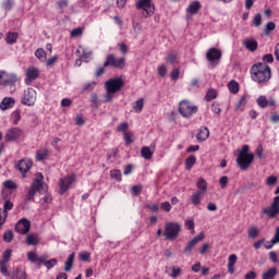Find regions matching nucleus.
<instances>
[{"label": "nucleus", "instance_id": "obj_1", "mask_svg": "<svg viewBox=\"0 0 279 279\" xmlns=\"http://www.w3.org/2000/svg\"><path fill=\"white\" fill-rule=\"evenodd\" d=\"M251 77L257 84H267L271 80V68L267 63H257L251 68Z\"/></svg>", "mask_w": 279, "mask_h": 279}, {"label": "nucleus", "instance_id": "obj_2", "mask_svg": "<svg viewBox=\"0 0 279 279\" xmlns=\"http://www.w3.org/2000/svg\"><path fill=\"white\" fill-rule=\"evenodd\" d=\"M254 162V154L250 153V146H242L240 153L238 154L236 165L240 167L241 171H247L251 165Z\"/></svg>", "mask_w": 279, "mask_h": 279}, {"label": "nucleus", "instance_id": "obj_3", "mask_svg": "<svg viewBox=\"0 0 279 279\" xmlns=\"http://www.w3.org/2000/svg\"><path fill=\"white\" fill-rule=\"evenodd\" d=\"M36 175L25 196V202H32L36 197V193H47V187H45V183L43 182L45 177H43V173H37Z\"/></svg>", "mask_w": 279, "mask_h": 279}, {"label": "nucleus", "instance_id": "obj_4", "mask_svg": "<svg viewBox=\"0 0 279 279\" xmlns=\"http://www.w3.org/2000/svg\"><path fill=\"white\" fill-rule=\"evenodd\" d=\"M27 258L31 263H34L35 265H38V266L45 265V267L47 269H53V267H56V265H58V259L51 258L50 260H47L46 255L38 257V255L34 252H28Z\"/></svg>", "mask_w": 279, "mask_h": 279}, {"label": "nucleus", "instance_id": "obj_5", "mask_svg": "<svg viewBox=\"0 0 279 279\" xmlns=\"http://www.w3.org/2000/svg\"><path fill=\"white\" fill-rule=\"evenodd\" d=\"M197 106L193 105V102L187 99L179 102V114L184 119H191L193 114H197Z\"/></svg>", "mask_w": 279, "mask_h": 279}, {"label": "nucleus", "instance_id": "obj_6", "mask_svg": "<svg viewBox=\"0 0 279 279\" xmlns=\"http://www.w3.org/2000/svg\"><path fill=\"white\" fill-rule=\"evenodd\" d=\"M180 225L178 222H168L165 226L163 236H166L167 241H175L178 236H180Z\"/></svg>", "mask_w": 279, "mask_h": 279}, {"label": "nucleus", "instance_id": "obj_7", "mask_svg": "<svg viewBox=\"0 0 279 279\" xmlns=\"http://www.w3.org/2000/svg\"><path fill=\"white\" fill-rule=\"evenodd\" d=\"M111 66L112 69H125V57L117 58L113 53L107 56L106 61L104 62V68Z\"/></svg>", "mask_w": 279, "mask_h": 279}, {"label": "nucleus", "instance_id": "obj_8", "mask_svg": "<svg viewBox=\"0 0 279 279\" xmlns=\"http://www.w3.org/2000/svg\"><path fill=\"white\" fill-rule=\"evenodd\" d=\"M135 8L143 10V16L145 19H149V16L156 12V7L151 3V0H138Z\"/></svg>", "mask_w": 279, "mask_h": 279}, {"label": "nucleus", "instance_id": "obj_9", "mask_svg": "<svg viewBox=\"0 0 279 279\" xmlns=\"http://www.w3.org/2000/svg\"><path fill=\"white\" fill-rule=\"evenodd\" d=\"M125 83L123 82V78L117 77V78H110L105 82V89L107 93H119L123 88Z\"/></svg>", "mask_w": 279, "mask_h": 279}, {"label": "nucleus", "instance_id": "obj_10", "mask_svg": "<svg viewBox=\"0 0 279 279\" xmlns=\"http://www.w3.org/2000/svg\"><path fill=\"white\" fill-rule=\"evenodd\" d=\"M75 174L61 178L59 180V195H64V193H66V191L71 189V185L73 184V182H75Z\"/></svg>", "mask_w": 279, "mask_h": 279}, {"label": "nucleus", "instance_id": "obj_11", "mask_svg": "<svg viewBox=\"0 0 279 279\" xmlns=\"http://www.w3.org/2000/svg\"><path fill=\"white\" fill-rule=\"evenodd\" d=\"M40 77V70L36 66H28L25 72V84L26 86H32V82Z\"/></svg>", "mask_w": 279, "mask_h": 279}, {"label": "nucleus", "instance_id": "obj_12", "mask_svg": "<svg viewBox=\"0 0 279 279\" xmlns=\"http://www.w3.org/2000/svg\"><path fill=\"white\" fill-rule=\"evenodd\" d=\"M21 136H23V130L21 128L13 126L5 132L4 141L7 143H14V141H19Z\"/></svg>", "mask_w": 279, "mask_h": 279}, {"label": "nucleus", "instance_id": "obj_13", "mask_svg": "<svg viewBox=\"0 0 279 279\" xmlns=\"http://www.w3.org/2000/svg\"><path fill=\"white\" fill-rule=\"evenodd\" d=\"M21 104H23V106H34V104H36V90L32 87L24 90Z\"/></svg>", "mask_w": 279, "mask_h": 279}, {"label": "nucleus", "instance_id": "obj_14", "mask_svg": "<svg viewBox=\"0 0 279 279\" xmlns=\"http://www.w3.org/2000/svg\"><path fill=\"white\" fill-rule=\"evenodd\" d=\"M16 75L0 70V86H14Z\"/></svg>", "mask_w": 279, "mask_h": 279}, {"label": "nucleus", "instance_id": "obj_15", "mask_svg": "<svg viewBox=\"0 0 279 279\" xmlns=\"http://www.w3.org/2000/svg\"><path fill=\"white\" fill-rule=\"evenodd\" d=\"M32 167H34V161L29 158H24L19 161V165H16V169L22 173V178H25Z\"/></svg>", "mask_w": 279, "mask_h": 279}, {"label": "nucleus", "instance_id": "obj_16", "mask_svg": "<svg viewBox=\"0 0 279 279\" xmlns=\"http://www.w3.org/2000/svg\"><path fill=\"white\" fill-rule=\"evenodd\" d=\"M32 228V222L27 220L26 218L20 219L15 225V231H17L19 234H27Z\"/></svg>", "mask_w": 279, "mask_h": 279}, {"label": "nucleus", "instance_id": "obj_17", "mask_svg": "<svg viewBox=\"0 0 279 279\" xmlns=\"http://www.w3.org/2000/svg\"><path fill=\"white\" fill-rule=\"evenodd\" d=\"M206 238V234L204 232H201L198 235H196L194 239H192L185 246L184 253L185 254H191L193 250H195V245H197L201 241H204Z\"/></svg>", "mask_w": 279, "mask_h": 279}, {"label": "nucleus", "instance_id": "obj_18", "mask_svg": "<svg viewBox=\"0 0 279 279\" xmlns=\"http://www.w3.org/2000/svg\"><path fill=\"white\" fill-rule=\"evenodd\" d=\"M221 50L217 48H209L206 53V59L208 62H219V60H221Z\"/></svg>", "mask_w": 279, "mask_h": 279}, {"label": "nucleus", "instance_id": "obj_19", "mask_svg": "<svg viewBox=\"0 0 279 279\" xmlns=\"http://www.w3.org/2000/svg\"><path fill=\"white\" fill-rule=\"evenodd\" d=\"M154 149H156V143L150 144L149 146H143L141 149V156L144 160H151L154 158Z\"/></svg>", "mask_w": 279, "mask_h": 279}, {"label": "nucleus", "instance_id": "obj_20", "mask_svg": "<svg viewBox=\"0 0 279 279\" xmlns=\"http://www.w3.org/2000/svg\"><path fill=\"white\" fill-rule=\"evenodd\" d=\"M14 104L16 100L13 97H5L0 102V110H10V108H14Z\"/></svg>", "mask_w": 279, "mask_h": 279}, {"label": "nucleus", "instance_id": "obj_21", "mask_svg": "<svg viewBox=\"0 0 279 279\" xmlns=\"http://www.w3.org/2000/svg\"><path fill=\"white\" fill-rule=\"evenodd\" d=\"M210 136V131L206 126H202L196 134V138L199 143H204Z\"/></svg>", "mask_w": 279, "mask_h": 279}, {"label": "nucleus", "instance_id": "obj_22", "mask_svg": "<svg viewBox=\"0 0 279 279\" xmlns=\"http://www.w3.org/2000/svg\"><path fill=\"white\" fill-rule=\"evenodd\" d=\"M238 260H239V257L236 256V254H231L228 257V264H227L228 274H234L235 271L234 265H236Z\"/></svg>", "mask_w": 279, "mask_h": 279}, {"label": "nucleus", "instance_id": "obj_23", "mask_svg": "<svg viewBox=\"0 0 279 279\" xmlns=\"http://www.w3.org/2000/svg\"><path fill=\"white\" fill-rule=\"evenodd\" d=\"M76 56H78V58H83V60H90V58H93V51L81 46L76 50Z\"/></svg>", "mask_w": 279, "mask_h": 279}, {"label": "nucleus", "instance_id": "obj_24", "mask_svg": "<svg viewBox=\"0 0 279 279\" xmlns=\"http://www.w3.org/2000/svg\"><path fill=\"white\" fill-rule=\"evenodd\" d=\"M202 10V3L199 1H193L192 3L189 4L186 12L187 14H197Z\"/></svg>", "mask_w": 279, "mask_h": 279}, {"label": "nucleus", "instance_id": "obj_25", "mask_svg": "<svg viewBox=\"0 0 279 279\" xmlns=\"http://www.w3.org/2000/svg\"><path fill=\"white\" fill-rule=\"evenodd\" d=\"M4 40L7 45H15V43L19 40V33L16 32L7 33Z\"/></svg>", "mask_w": 279, "mask_h": 279}, {"label": "nucleus", "instance_id": "obj_26", "mask_svg": "<svg viewBox=\"0 0 279 279\" xmlns=\"http://www.w3.org/2000/svg\"><path fill=\"white\" fill-rule=\"evenodd\" d=\"M278 275V268L272 267L269 268L267 271H264L262 275V279H275Z\"/></svg>", "mask_w": 279, "mask_h": 279}, {"label": "nucleus", "instance_id": "obj_27", "mask_svg": "<svg viewBox=\"0 0 279 279\" xmlns=\"http://www.w3.org/2000/svg\"><path fill=\"white\" fill-rule=\"evenodd\" d=\"M144 107H145V99L143 98L137 99L132 105V109L134 110V112H137V114H140V112H143Z\"/></svg>", "mask_w": 279, "mask_h": 279}, {"label": "nucleus", "instance_id": "obj_28", "mask_svg": "<svg viewBox=\"0 0 279 279\" xmlns=\"http://www.w3.org/2000/svg\"><path fill=\"white\" fill-rule=\"evenodd\" d=\"M243 45L248 51H256L258 49V43L254 39H246Z\"/></svg>", "mask_w": 279, "mask_h": 279}, {"label": "nucleus", "instance_id": "obj_29", "mask_svg": "<svg viewBox=\"0 0 279 279\" xmlns=\"http://www.w3.org/2000/svg\"><path fill=\"white\" fill-rule=\"evenodd\" d=\"M197 162V157L195 155H190L185 159V170L191 171L193 169V166Z\"/></svg>", "mask_w": 279, "mask_h": 279}, {"label": "nucleus", "instance_id": "obj_30", "mask_svg": "<svg viewBox=\"0 0 279 279\" xmlns=\"http://www.w3.org/2000/svg\"><path fill=\"white\" fill-rule=\"evenodd\" d=\"M74 260H75V253H71L65 260L64 271H71V269H73Z\"/></svg>", "mask_w": 279, "mask_h": 279}, {"label": "nucleus", "instance_id": "obj_31", "mask_svg": "<svg viewBox=\"0 0 279 279\" xmlns=\"http://www.w3.org/2000/svg\"><path fill=\"white\" fill-rule=\"evenodd\" d=\"M204 194H202V192H195L192 196H191V204H193V206H199L202 204V196Z\"/></svg>", "mask_w": 279, "mask_h": 279}, {"label": "nucleus", "instance_id": "obj_32", "mask_svg": "<svg viewBox=\"0 0 279 279\" xmlns=\"http://www.w3.org/2000/svg\"><path fill=\"white\" fill-rule=\"evenodd\" d=\"M196 186H197V189H199L196 192L204 194V193H206V191L208 189V183L203 178H201V179H198Z\"/></svg>", "mask_w": 279, "mask_h": 279}, {"label": "nucleus", "instance_id": "obj_33", "mask_svg": "<svg viewBox=\"0 0 279 279\" xmlns=\"http://www.w3.org/2000/svg\"><path fill=\"white\" fill-rule=\"evenodd\" d=\"M259 234H260V230H258L256 227H251L247 230L248 239H258Z\"/></svg>", "mask_w": 279, "mask_h": 279}, {"label": "nucleus", "instance_id": "obj_34", "mask_svg": "<svg viewBox=\"0 0 279 279\" xmlns=\"http://www.w3.org/2000/svg\"><path fill=\"white\" fill-rule=\"evenodd\" d=\"M11 278H13V279H27V274H25V271L22 270V269H15L12 272Z\"/></svg>", "mask_w": 279, "mask_h": 279}, {"label": "nucleus", "instance_id": "obj_35", "mask_svg": "<svg viewBox=\"0 0 279 279\" xmlns=\"http://www.w3.org/2000/svg\"><path fill=\"white\" fill-rule=\"evenodd\" d=\"M228 89L232 95H236V93H239V83H236V81H230L228 83Z\"/></svg>", "mask_w": 279, "mask_h": 279}, {"label": "nucleus", "instance_id": "obj_36", "mask_svg": "<svg viewBox=\"0 0 279 279\" xmlns=\"http://www.w3.org/2000/svg\"><path fill=\"white\" fill-rule=\"evenodd\" d=\"M217 89L210 88L207 90L205 99L206 101H213V99H217Z\"/></svg>", "mask_w": 279, "mask_h": 279}, {"label": "nucleus", "instance_id": "obj_37", "mask_svg": "<svg viewBox=\"0 0 279 279\" xmlns=\"http://www.w3.org/2000/svg\"><path fill=\"white\" fill-rule=\"evenodd\" d=\"M256 104L259 108H267L268 106V100H267V97L266 96H259L257 99H256Z\"/></svg>", "mask_w": 279, "mask_h": 279}, {"label": "nucleus", "instance_id": "obj_38", "mask_svg": "<svg viewBox=\"0 0 279 279\" xmlns=\"http://www.w3.org/2000/svg\"><path fill=\"white\" fill-rule=\"evenodd\" d=\"M26 243L27 245H38V236L34 234H28L26 236Z\"/></svg>", "mask_w": 279, "mask_h": 279}, {"label": "nucleus", "instance_id": "obj_39", "mask_svg": "<svg viewBox=\"0 0 279 279\" xmlns=\"http://www.w3.org/2000/svg\"><path fill=\"white\" fill-rule=\"evenodd\" d=\"M4 189H9L10 191H14L15 189H19V185L12 180H7L3 182Z\"/></svg>", "mask_w": 279, "mask_h": 279}, {"label": "nucleus", "instance_id": "obj_40", "mask_svg": "<svg viewBox=\"0 0 279 279\" xmlns=\"http://www.w3.org/2000/svg\"><path fill=\"white\" fill-rule=\"evenodd\" d=\"M175 60H178V53L175 52H170L166 57V62H168V64H175Z\"/></svg>", "mask_w": 279, "mask_h": 279}, {"label": "nucleus", "instance_id": "obj_41", "mask_svg": "<svg viewBox=\"0 0 279 279\" xmlns=\"http://www.w3.org/2000/svg\"><path fill=\"white\" fill-rule=\"evenodd\" d=\"M12 239H14V233L12 230H8L3 233L4 243H12Z\"/></svg>", "mask_w": 279, "mask_h": 279}, {"label": "nucleus", "instance_id": "obj_42", "mask_svg": "<svg viewBox=\"0 0 279 279\" xmlns=\"http://www.w3.org/2000/svg\"><path fill=\"white\" fill-rule=\"evenodd\" d=\"M47 156H49V151L48 150H37V153H36V159L39 162L45 160V158H47Z\"/></svg>", "mask_w": 279, "mask_h": 279}, {"label": "nucleus", "instance_id": "obj_43", "mask_svg": "<svg viewBox=\"0 0 279 279\" xmlns=\"http://www.w3.org/2000/svg\"><path fill=\"white\" fill-rule=\"evenodd\" d=\"M11 257H12V250L8 248L3 252L2 260H0V263H10Z\"/></svg>", "mask_w": 279, "mask_h": 279}, {"label": "nucleus", "instance_id": "obj_44", "mask_svg": "<svg viewBox=\"0 0 279 279\" xmlns=\"http://www.w3.org/2000/svg\"><path fill=\"white\" fill-rule=\"evenodd\" d=\"M263 23V15H260L259 13H257L254 17H253V25L254 27H260Z\"/></svg>", "mask_w": 279, "mask_h": 279}, {"label": "nucleus", "instance_id": "obj_45", "mask_svg": "<svg viewBox=\"0 0 279 279\" xmlns=\"http://www.w3.org/2000/svg\"><path fill=\"white\" fill-rule=\"evenodd\" d=\"M0 272L2 276H10V271H8V263L0 262Z\"/></svg>", "mask_w": 279, "mask_h": 279}, {"label": "nucleus", "instance_id": "obj_46", "mask_svg": "<svg viewBox=\"0 0 279 279\" xmlns=\"http://www.w3.org/2000/svg\"><path fill=\"white\" fill-rule=\"evenodd\" d=\"M133 136H134V134H132L130 132L124 133V143H125V145H132V143H134V140H132Z\"/></svg>", "mask_w": 279, "mask_h": 279}, {"label": "nucleus", "instance_id": "obj_47", "mask_svg": "<svg viewBox=\"0 0 279 279\" xmlns=\"http://www.w3.org/2000/svg\"><path fill=\"white\" fill-rule=\"evenodd\" d=\"M78 257H80V259L81 260H83V263H88V260H90V253H88V252H81L80 254H78Z\"/></svg>", "mask_w": 279, "mask_h": 279}, {"label": "nucleus", "instance_id": "obj_48", "mask_svg": "<svg viewBox=\"0 0 279 279\" xmlns=\"http://www.w3.org/2000/svg\"><path fill=\"white\" fill-rule=\"evenodd\" d=\"M246 97L242 96L235 105V111L243 110V106H245Z\"/></svg>", "mask_w": 279, "mask_h": 279}, {"label": "nucleus", "instance_id": "obj_49", "mask_svg": "<svg viewBox=\"0 0 279 279\" xmlns=\"http://www.w3.org/2000/svg\"><path fill=\"white\" fill-rule=\"evenodd\" d=\"M47 56V52H45V49L43 48H38L36 51H35V57L38 59V60H43L44 58H46Z\"/></svg>", "mask_w": 279, "mask_h": 279}, {"label": "nucleus", "instance_id": "obj_50", "mask_svg": "<svg viewBox=\"0 0 279 279\" xmlns=\"http://www.w3.org/2000/svg\"><path fill=\"white\" fill-rule=\"evenodd\" d=\"M110 175H111V178H113L114 180H118V182H121V177H122V174H121V170H111L110 171Z\"/></svg>", "mask_w": 279, "mask_h": 279}, {"label": "nucleus", "instance_id": "obj_51", "mask_svg": "<svg viewBox=\"0 0 279 279\" xmlns=\"http://www.w3.org/2000/svg\"><path fill=\"white\" fill-rule=\"evenodd\" d=\"M12 208H14V203H12L11 201H5L2 211L5 214L9 210H12Z\"/></svg>", "mask_w": 279, "mask_h": 279}, {"label": "nucleus", "instance_id": "obj_52", "mask_svg": "<svg viewBox=\"0 0 279 279\" xmlns=\"http://www.w3.org/2000/svg\"><path fill=\"white\" fill-rule=\"evenodd\" d=\"M278 182V177L270 175L266 180L267 186H275V184Z\"/></svg>", "mask_w": 279, "mask_h": 279}, {"label": "nucleus", "instance_id": "obj_53", "mask_svg": "<svg viewBox=\"0 0 279 279\" xmlns=\"http://www.w3.org/2000/svg\"><path fill=\"white\" fill-rule=\"evenodd\" d=\"M170 77L172 80V82H175L179 80L180 77V69H174L170 72Z\"/></svg>", "mask_w": 279, "mask_h": 279}, {"label": "nucleus", "instance_id": "obj_54", "mask_svg": "<svg viewBox=\"0 0 279 279\" xmlns=\"http://www.w3.org/2000/svg\"><path fill=\"white\" fill-rule=\"evenodd\" d=\"M130 124L128 122H122L117 126V132H128Z\"/></svg>", "mask_w": 279, "mask_h": 279}, {"label": "nucleus", "instance_id": "obj_55", "mask_svg": "<svg viewBox=\"0 0 279 279\" xmlns=\"http://www.w3.org/2000/svg\"><path fill=\"white\" fill-rule=\"evenodd\" d=\"M157 73L160 75V77H165L167 75V65L161 64L157 68Z\"/></svg>", "mask_w": 279, "mask_h": 279}, {"label": "nucleus", "instance_id": "obj_56", "mask_svg": "<svg viewBox=\"0 0 279 279\" xmlns=\"http://www.w3.org/2000/svg\"><path fill=\"white\" fill-rule=\"evenodd\" d=\"M5 219H8V213H4L2 208H0V230L1 227L5 223Z\"/></svg>", "mask_w": 279, "mask_h": 279}, {"label": "nucleus", "instance_id": "obj_57", "mask_svg": "<svg viewBox=\"0 0 279 279\" xmlns=\"http://www.w3.org/2000/svg\"><path fill=\"white\" fill-rule=\"evenodd\" d=\"M57 5L59 10H64V8H69V0H58Z\"/></svg>", "mask_w": 279, "mask_h": 279}, {"label": "nucleus", "instance_id": "obj_58", "mask_svg": "<svg viewBox=\"0 0 279 279\" xmlns=\"http://www.w3.org/2000/svg\"><path fill=\"white\" fill-rule=\"evenodd\" d=\"M143 191V186L141 185H133L131 189V193L132 195H134L136 197V195H138L141 192Z\"/></svg>", "mask_w": 279, "mask_h": 279}, {"label": "nucleus", "instance_id": "obj_59", "mask_svg": "<svg viewBox=\"0 0 279 279\" xmlns=\"http://www.w3.org/2000/svg\"><path fill=\"white\" fill-rule=\"evenodd\" d=\"M13 117V125H19V122L21 121V112L14 111L12 113Z\"/></svg>", "mask_w": 279, "mask_h": 279}, {"label": "nucleus", "instance_id": "obj_60", "mask_svg": "<svg viewBox=\"0 0 279 279\" xmlns=\"http://www.w3.org/2000/svg\"><path fill=\"white\" fill-rule=\"evenodd\" d=\"M12 5H14V2H12V0H4L2 3V8L3 10H12Z\"/></svg>", "mask_w": 279, "mask_h": 279}, {"label": "nucleus", "instance_id": "obj_61", "mask_svg": "<svg viewBox=\"0 0 279 279\" xmlns=\"http://www.w3.org/2000/svg\"><path fill=\"white\" fill-rule=\"evenodd\" d=\"M211 111L214 112V114H221V107H219V104L213 102Z\"/></svg>", "mask_w": 279, "mask_h": 279}, {"label": "nucleus", "instance_id": "obj_62", "mask_svg": "<svg viewBox=\"0 0 279 279\" xmlns=\"http://www.w3.org/2000/svg\"><path fill=\"white\" fill-rule=\"evenodd\" d=\"M118 47L122 56H125L128 53V45L121 43V44H118Z\"/></svg>", "mask_w": 279, "mask_h": 279}, {"label": "nucleus", "instance_id": "obj_63", "mask_svg": "<svg viewBox=\"0 0 279 279\" xmlns=\"http://www.w3.org/2000/svg\"><path fill=\"white\" fill-rule=\"evenodd\" d=\"M219 183L221 189H226V186H228V177L227 175L221 177L219 180Z\"/></svg>", "mask_w": 279, "mask_h": 279}, {"label": "nucleus", "instance_id": "obj_64", "mask_svg": "<svg viewBox=\"0 0 279 279\" xmlns=\"http://www.w3.org/2000/svg\"><path fill=\"white\" fill-rule=\"evenodd\" d=\"M256 271L254 270H251L248 271L245 276H244V279H255L256 278Z\"/></svg>", "mask_w": 279, "mask_h": 279}]
</instances>
